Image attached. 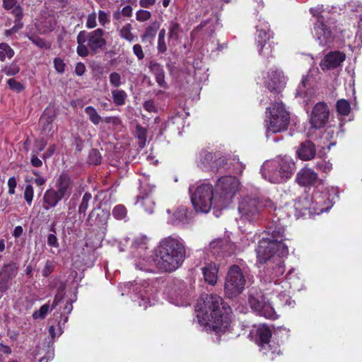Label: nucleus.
I'll list each match as a JSON object with an SVG mask.
<instances>
[{"label": "nucleus", "instance_id": "nucleus-44", "mask_svg": "<svg viewBox=\"0 0 362 362\" xmlns=\"http://www.w3.org/2000/svg\"><path fill=\"white\" fill-rule=\"evenodd\" d=\"M127 210L124 205H117L112 210V216L118 220L124 219L127 217Z\"/></svg>", "mask_w": 362, "mask_h": 362}, {"label": "nucleus", "instance_id": "nucleus-24", "mask_svg": "<svg viewBox=\"0 0 362 362\" xmlns=\"http://www.w3.org/2000/svg\"><path fill=\"white\" fill-rule=\"evenodd\" d=\"M345 54L340 52L328 53L320 63L322 70H329L339 66L344 60Z\"/></svg>", "mask_w": 362, "mask_h": 362}, {"label": "nucleus", "instance_id": "nucleus-9", "mask_svg": "<svg viewBox=\"0 0 362 362\" xmlns=\"http://www.w3.org/2000/svg\"><path fill=\"white\" fill-rule=\"evenodd\" d=\"M267 136L269 133H278L287 129L290 122V114L282 102H276L266 110L264 120Z\"/></svg>", "mask_w": 362, "mask_h": 362}, {"label": "nucleus", "instance_id": "nucleus-62", "mask_svg": "<svg viewBox=\"0 0 362 362\" xmlns=\"http://www.w3.org/2000/svg\"><path fill=\"white\" fill-rule=\"evenodd\" d=\"M57 146L55 144L50 145L45 153L42 155L43 159H47L52 157L56 151Z\"/></svg>", "mask_w": 362, "mask_h": 362}, {"label": "nucleus", "instance_id": "nucleus-42", "mask_svg": "<svg viewBox=\"0 0 362 362\" xmlns=\"http://www.w3.org/2000/svg\"><path fill=\"white\" fill-rule=\"evenodd\" d=\"M92 199V195L89 192H86L83 197L81 202L78 206V214L86 215V212L89 206V202Z\"/></svg>", "mask_w": 362, "mask_h": 362}, {"label": "nucleus", "instance_id": "nucleus-60", "mask_svg": "<svg viewBox=\"0 0 362 362\" xmlns=\"http://www.w3.org/2000/svg\"><path fill=\"white\" fill-rule=\"evenodd\" d=\"M138 138L139 139L140 146L144 147L146 141L145 129L141 127L138 128Z\"/></svg>", "mask_w": 362, "mask_h": 362}, {"label": "nucleus", "instance_id": "nucleus-19", "mask_svg": "<svg viewBox=\"0 0 362 362\" xmlns=\"http://www.w3.org/2000/svg\"><path fill=\"white\" fill-rule=\"evenodd\" d=\"M125 288L129 290L128 293H130L131 291L134 293V296H132L134 301L138 300L139 306H144V309L148 307L149 304L148 298L146 296L148 293V290L143 285L129 282L124 284Z\"/></svg>", "mask_w": 362, "mask_h": 362}, {"label": "nucleus", "instance_id": "nucleus-16", "mask_svg": "<svg viewBox=\"0 0 362 362\" xmlns=\"http://www.w3.org/2000/svg\"><path fill=\"white\" fill-rule=\"evenodd\" d=\"M329 117V110L324 102L317 103L313 107L310 122L312 127L320 129L327 122Z\"/></svg>", "mask_w": 362, "mask_h": 362}, {"label": "nucleus", "instance_id": "nucleus-26", "mask_svg": "<svg viewBox=\"0 0 362 362\" xmlns=\"http://www.w3.org/2000/svg\"><path fill=\"white\" fill-rule=\"evenodd\" d=\"M298 157L302 160L313 159L316 153L315 144L310 141L302 142L296 151Z\"/></svg>", "mask_w": 362, "mask_h": 362}, {"label": "nucleus", "instance_id": "nucleus-30", "mask_svg": "<svg viewBox=\"0 0 362 362\" xmlns=\"http://www.w3.org/2000/svg\"><path fill=\"white\" fill-rule=\"evenodd\" d=\"M202 273L206 282L212 286L216 284L218 267L214 263H210L204 267Z\"/></svg>", "mask_w": 362, "mask_h": 362}, {"label": "nucleus", "instance_id": "nucleus-4", "mask_svg": "<svg viewBox=\"0 0 362 362\" xmlns=\"http://www.w3.org/2000/svg\"><path fill=\"white\" fill-rule=\"evenodd\" d=\"M265 236L259 242L256 249L257 262L260 264L267 262L272 256V252H278L279 256H286L288 254V247L282 242L284 238L285 228L281 223H273L267 228Z\"/></svg>", "mask_w": 362, "mask_h": 362}, {"label": "nucleus", "instance_id": "nucleus-6", "mask_svg": "<svg viewBox=\"0 0 362 362\" xmlns=\"http://www.w3.org/2000/svg\"><path fill=\"white\" fill-rule=\"evenodd\" d=\"M74 182L70 176L64 173L60 174L55 182L54 188L45 191L42 199V207L48 211L55 207L62 199H67L71 196Z\"/></svg>", "mask_w": 362, "mask_h": 362}, {"label": "nucleus", "instance_id": "nucleus-46", "mask_svg": "<svg viewBox=\"0 0 362 362\" xmlns=\"http://www.w3.org/2000/svg\"><path fill=\"white\" fill-rule=\"evenodd\" d=\"M158 25L156 23H151L145 30L143 35V39L153 38L156 36Z\"/></svg>", "mask_w": 362, "mask_h": 362}, {"label": "nucleus", "instance_id": "nucleus-8", "mask_svg": "<svg viewBox=\"0 0 362 362\" xmlns=\"http://www.w3.org/2000/svg\"><path fill=\"white\" fill-rule=\"evenodd\" d=\"M104 35L105 31L102 28H97L91 32L80 31L76 37L77 54L86 57L88 55L89 50L96 53L98 50L103 49L107 45Z\"/></svg>", "mask_w": 362, "mask_h": 362}, {"label": "nucleus", "instance_id": "nucleus-38", "mask_svg": "<svg viewBox=\"0 0 362 362\" xmlns=\"http://www.w3.org/2000/svg\"><path fill=\"white\" fill-rule=\"evenodd\" d=\"M169 37L174 40L179 38L180 34L182 32V28L180 23L176 21H171L169 23Z\"/></svg>", "mask_w": 362, "mask_h": 362}, {"label": "nucleus", "instance_id": "nucleus-41", "mask_svg": "<svg viewBox=\"0 0 362 362\" xmlns=\"http://www.w3.org/2000/svg\"><path fill=\"white\" fill-rule=\"evenodd\" d=\"M28 39L37 47L41 49H49L51 45L46 42L44 39L34 35H28Z\"/></svg>", "mask_w": 362, "mask_h": 362}, {"label": "nucleus", "instance_id": "nucleus-52", "mask_svg": "<svg viewBox=\"0 0 362 362\" xmlns=\"http://www.w3.org/2000/svg\"><path fill=\"white\" fill-rule=\"evenodd\" d=\"M151 17L150 11L146 10H139L136 13V19L139 22H144L149 20Z\"/></svg>", "mask_w": 362, "mask_h": 362}, {"label": "nucleus", "instance_id": "nucleus-58", "mask_svg": "<svg viewBox=\"0 0 362 362\" xmlns=\"http://www.w3.org/2000/svg\"><path fill=\"white\" fill-rule=\"evenodd\" d=\"M144 108L148 112H156L157 107L152 100H147L144 103Z\"/></svg>", "mask_w": 362, "mask_h": 362}, {"label": "nucleus", "instance_id": "nucleus-21", "mask_svg": "<svg viewBox=\"0 0 362 362\" xmlns=\"http://www.w3.org/2000/svg\"><path fill=\"white\" fill-rule=\"evenodd\" d=\"M271 255V257L267 259V262L269 261V264H275V266L270 265L267 273L270 276L272 280H274L283 275L285 272V267L282 260V257L284 256H279L278 252H272Z\"/></svg>", "mask_w": 362, "mask_h": 362}, {"label": "nucleus", "instance_id": "nucleus-48", "mask_svg": "<svg viewBox=\"0 0 362 362\" xmlns=\"http://www.w3.org/2000/svg\"><path fill=\"white\" fill-rule=\"evenodd\" d=\"M50 230L52 232H53V233H50L47 236V245L49 246V247H59V242H58V239L56 236V230H55V228L54 226H52L51 228H50Z\"/></svg>", "mask_w": 362, "mask_h": 362}, {"label": "nucleus", "instance_id": "nucleus-49", "mask_svg": "<svg viewBox=\"0 0 362 362\" xmlns=\"http://www.w3.org/2000/svg\"><path fill=\"white\" fill-rule=\"evenodd\" d=\"M97 26V14L93 12L87 16L86 27L88 29L95 28Z\"/></svg>", "mask_w": 362, "mask_h": 362}, {"label": "nucleus", "instance_id": "nucleus-45", "mask_svg": "<svg viewBox=\"0 0 362 362\" xmlns=\"http://www.w3.org/2000/svg\"><path fill=\"white\" fill-rule=\"evenodd\" d=\"M49 310H50L49 304L48 303H45L43 305H42L38 310H36L33 313V318L34 320H38V319L43 320L46 317V315L48 313V312L49 311Z\"/></svg>", "mask_w": 362, "mask_h": 362}, {"label": "nucleus", "instance_id": "nucleus-56", "mask_svg": "<svg viewBox=\"0 0 362 362\" xmlns=\"http://www.w3.org/2000/svg\"><path fill=\"white\" fill-rule=\"evenodd\" d=\"M310 12L313 16L317 18L316 23H319V20L321 18L322 21H325V17L322 15V6H317L316 8H311Z\"/></svg>", "mask_w": 362, "mask_h": 362}, {"label": "nucleus", "instance_id": "nucleus-35", "mask_svg": "<svg viewBox=\"0 0 362 362\" xmlns=\"http://www.w3.org/2000/svg\"><path fill=\"white\" fill-rule=\"evenodd\" d=\"M112 100L115 105L122 106L125 104L127 95L123 90L114 89L112 90Z\"/></svg>", "mask_w": 362, "mask_h": 362}, {"label": "nucleus", "instance_id": "nucleus-36", "mask_svg": "<svg viewBox=\"0 0 362 362\" xmlns=\"http://www.w3.org/2000/svg\"><path fill=\"white\" fill-rule=\"evenodd\" d=\"M73 309L72 303L70 301H67L63 308V312L61 313L62 320L58 322V327L59 329V335L62 334V325H64L68 321L67 315L69 314Z\"/></svg>", "mask_w": 362, "mask_h": 362}, {"label": "nucleus", "instance_id": "nucleus-27", "mask_svg": "<svg viewBox=\"0 0 362 362\" xmlns=\"http://www.w3.org/2000/svg\"><path fill=\"white\" fill-rule=\"evenodd\" d=\"M190 220V212L184 206H179L170 219V222L174 225H184L188 223Z\"/></svg>", "mask_w": 362, "mask_h": 362}, {"label": "nucleus", "instance_id": "nucleus-53", "mask_svg": "<svg viewBox=\"0 0 362 362\" xmlns=\"http://www.w3.org/2000/svg\"><path fill=\"white\" fill-rule=\"evenodd\" d=\"M98 21L100 25L105 26L110 22V14L105 11L100 10L98 11Z\"/></svg>", "mask_w": 362, "mask_h": 362}, {"label": "nucleus", "instance_id": "nucleus-23", "mask_svg": "<svg viewBox=\"0 0 362 362\" xmlns=\"http://www.w3.org/2000/svg\"><path fill=\"white\" fill-rule=\"evenodd\" d=\"M296 181L303 187L315 185L318 181V175L313 169L305 167L298 172Z\"/></svg>", "mask_w": 362, "mask_h": 362}, {"label": "nucleus", "instance_id": "nucleus-33", "mask_svg": "<svg viewBox=\"0 0 362 362\" xmlns=\"http://www.w3.org/2000/svg\"><path fill=\"white\" fill-rule=\"evenodd\" d=\"M288 279H289L287 277L286 281H284L282 282L284 284V286H280L279 284L276 283V281H274V284H272V282H269L270 288H272V292H275L276 293H277L276 297L279 298L281 300H285L286 303H288V300L289 298L288 293L286 291H281L280 290V288H284V286H286L287 284H290V282H288Z\"/></svg>", "mask_w": 362, "mask_h": 362}, {"label": "nucleus", "instance_id": "nucleus-40", "mask_svg": "<svg viewBox=\"0 0 362 362\" xmlns=\"http://www.w3.org/2000/svg\"><path fill=\"white\" fill-rule=\"evenodd\" d=\"M337 110L339 114L346 116L351 110L350 104L346 100L341 99L337 103Z\"/></svg>", "mask_w": 362, "mask_h": 362}, {"label": "nucleus", "instance_id": "nucleus-7", "mask_svg": "<svg viewBox=\"0 0 362 362\" xmlns=\"http://www.w3.org/2000/svg\"><path fill=\"white\" fill-rule=\"evenodd\" d=\"M264 208H268L271 211L276 210V207L270 199L259 200L256 197L245 196L239 202L238 209L240 218L251 223L260 218Z\"/></svg>", "mask_w": 362, "mask_h": 362}, {"label": "nucleus", "instance_id": "nucleus-50", "mask_svg": "<svg viewBox=\"0 0 362 362\" xmlns=\"http://www.w3.org/2000/svg\"><path fill=\"white\" fill-rule=\"evenodd\" d=\"M7 84L11 90L18 93L21 92L24 89L23 84L16 81L15 78H9L7 81Z\"/></svg>", "mask_w": 362, "mask_h": 362}, {"label": "nucleus", "instance_id": "nucleus-37", "mask_svg": "<svg viewBox=\"0 0 362 362\" xmlns=\"http://www.w3.org/2000/svg\"><path fill=\"white\" fill-rule=\"evenodd\" d=\"M84 112L93 124L98 125L102 121V117L99 115L95 107L92 106H87L85 108Z\"/></svg>", "mask_w": 362, "mask_h": 362}, {"label": "nucleus", "instance_id": "nucleus-3", "mask_svg": "<svg viewBox=\"0 0 362 362\" xmlns=\"http://www.w3.org/2000/svg\"><path fill=\"white\" fill-rule=\"evenodd\" d=\"M185 258V247L179 237L163 238L156 250L153 261L161 272H171L179 268Z\"/></svg>", "mask_w": 362, "mask_h": 362}, {"label": "nucleus", "instance_id": "nucleus-5", "mask_svg": "<svg viewBox=\"0 0 362 362\" xmlns=\"http://www.w3.org/2000/svg\"><path fill=\"white\" fill-rule=\"evenodd\" d=\"M295 170V163L288 156L277 157L265 161L261 168L262 177L272 183L286 182Z\"/></svg>", "mask_w": 362, "mask_h": 362}, {"label": "nucleus", "instance_id": "nucleus-18", "mask_svg": "<svg viewBox=\"0 0 362 362\" xmlns=\"http://www.w3.org/2000/svg\"><path fill=\"white\" fill-rule=\"evenodd\" d=\"M16 262L5 263L0 269V291L5 292L9 288V280L15 277L18 272Z\"/></svg>", "mask_w": 362, "mask_h": 362}, {"label": "nucleus", "instance_id": "nucleus-15", "mask_svg": "<svg viewBox=\"0 0 362 362\" xmlns=\"http://www.w3.org/2000/svg\"><path fill=\"white\" fill-rule=\"evenodd\" d=\"M327 195L320 192H316L311 197H305L303 202H305L304 209L311 214H320L327 211L329 206H326Z\"/></svg>", "mask_w": 362, "mask_h": 362}, {"label": "nucleus", "instance_id": "nucleus-47", "mask_svg": "<svg viewBox=\"0 0 362 362\" xmlns=\"http://www.w3.org/2000/svg\"><path fill=\"white\" fill-rule=\"evenodd\" d=\"M101 161V155L98 150L92 149L90 150L88 155V162L93 165H98Z\"/></svg>", "mask_w": 362, "mask_h": 362}, {"label": "nucleus", "instance_id": "nucleus-20", "mask_svg": "<svg viewBox=\"0 0 362 362\" xmlns=\"http://www.w3.org/2000/svg\"><path fill=\"white\" fill-rule=\"evenodd\" d=\"M264 83L271 92H279L284 87L286 79L281 71L271 70Z\"/></svg>", "mask_w": 362, "mask_h": 362}, {"label": "nucleus", "instance_id": "nucleus-34", "mask_svg": "<svg viewBox=\"0 0 362 362\" xmlns=\"http://www.w3.org/2000/svg\"><path fill=\"white\" fill-rule=\"evenodd\" d=\"M148 239L145 235H141L134 238L132 243V248L144 251L148 248Z\"/></svg>", "mask_w": 362, "mask_h": 362}, {"label": "nucleus", "instance_id": "nucleus-11", "mask_svg": "<svg viewBox=\"0 0 362 362\" xmlns=\"http://www.w3.org/2000/svg\"><path fill=\"white\" fill-rule=\"evenodd\" d=\"M267 293L264 294L261 291L251 288L249 291V303L251 308L258 315L265 318L274 320L276 314L269 300H266Z\"/></svg>", "mask_w": 362, "mask_h": 362}, {"label": "nucleus", "instance_id": "nucleus-22", "mask_svg": "<svg viewBox=\"0 0 362 362\" xmlns=\"http://www.w3.org/2000/svg\"><path fill=\"white\" fill-rule=\"evenodd\" d=\"M314 30L316 38L320 45L325 46L332 42V32L325 21H321V18L319 20V23L315 24Z\"/></svg>", "mask_w": 362, "mask_h": 362}, {"label": "nucleus", "instance_id": "nucleus-2", "mask_svg": "<svg viewBox=\"0 0 362 362\" xmlns=\"http://www.w3.org/2000/svg\"><path fill=\"white\" fill-rule=\"evenodd\" d=\"M195 311L200 325L216 333L226 332L231 324V309L216 294L202 295Z\"/></svg>", "mask_w": 362, "mask_h": 362}, {"label": "nucleus", "instance_id": "nucleus-28", "mask_svg": "<svg viewBox=\"0 0 362 362\" xmlns=\"http://www.w3.org/2000/svg\"><path fill=\"white\" fill-rule=\"evenodd\" d=\"M148 67L151 72L155 76L158 85L161 88L167 89L168 86L165 81V72L163 66L158 62L151 61L149 63Z\"/></svg>", "mask_w": 362, "mask_h": 362}, {"label": "nucleus", "instance_id": "nucleus-59", "mask_svg": "<svg viewBox=\"0 0 362 362\" xmlns=\"http://www.w3.org/2000/svg\"><path fill=\"white\" fill-rule=\"evenodd\" d=\"M133 52L137 57L139 60H141L144 58L142 47L139 44H136L133 46Z\"/></svg>", "mask_w": 362, "mask_h": 362}, {"label": "nucleus", "instance_id": "nucleus-25", "mask_svg": "<svg viewBox=\"0 0 362 362\" xmlns=\"http://www.w3.org/2000/svg\"><path fill=\"white\" fill-rule=\"evenodd\" d=\"M216 154V153L213 154L211 152L202 150L199 153L198 165L204 170L217 172V165H216V163H213L215 160Z\"/></svg>", "mask_w": 362, "mask_h": 362}, {"label": "nucleus", "instance_id": "nucleus-29", "mask_svg": "<svg viewBox=\"0 0 362 362\" xmlns=\"http://www.w3.org/2000/svg\"><path fill=\"white\" fill-rule=\"evenodd\" d=\"M259 350L264 355H271V359H274V355H279L281 352L279 345L271 339L259 342Z\"/></svg>", "mask_w": 362, "mask_h": 362}, {"label": "nucleus", "instance_id": "nucleus-39", "mask_svg": "<svg viewBox=\"0 0 362 362\" xmlns=\"http://www.w3.org/2000/svg\"><path fill=\"white\" fill-rule=\"evenodd\" d=\"M13 55L14 51L8 44L0 43V61H4L6 57L11 59Z\"/></svg>", "mask_w": 362, "mask_h": 362}, {"label": "nucleus", "instance_id": "nucleus-10", "mask_svg": "<svg viewBox=\"0 0 362 362\" xmlns=\"http://www.w3.org/2000/svg\"><path fill=\"white\" fill-rule=\"evenodd\" d=\"M165 295L170 303L177 306H187L192 297L186 284L181 280H173L167 284Z\"/></svg>", "mask_w": 362, "mask_h": 362}, {"label": "nucleus", "instance_id": "nucleus-31", "mask_svg": "<svg viewBox=\"0 0 362 362\" xmlns=\"http://www.w3.org/2000/svg\"><path fill=\"white\" fill-rule=\"evenodd\" d=\"M133 27L131 23H126L119 28H117L119 35L121 38L132 42L136 40L137 37L132 33Z\"/></svg>", "mask_w": 362, "mask_h": 362}, {"label": "nucleus", "instance_id": "nucleus-54", "mask_svg": "<svg viewBox=\"0 0 362 362\" xmlns=\"http://www.w3.org/2000/svg\"><path fill=\"white\" fill-rule=\"evenodd\" d=\"M110 83L115 88L120 86L122 83L120 74L117 72L111 73L110 75Z\"/></svg>", "mask_w": 362, "mask_h": 362}, {"label": "nucleus", "instance_id": "nucleus-57", "mask_svg": "<svg viewBox=\"0 0 362 362\" xmlns=\"http://www.w3.org/2000/svg\"><path fill=\"white\" fill-rule=\"evenodd\" d=\"M54 65L56 71L59 73H63L64 71L65 64L64 61L60 58H55L54 59Z\"/></svg>", "mask_w": 362, "mask_h": 362}, {"label": "nucleus", "instance_id": "nucleus-61", "mask_svg": "<svg viewBox=\"0 0 362 362\" xmlns=\"http://www.w3.org/2000/svg\"><path fill=\"white\" fill-rule=\"evenodd\" d=\"M17 0H3L2 6L4 9L8 11L13 8L18 4Z\"/></svg>", "mask_w": 362, "mask_h": 362}, {"label": "nucleus", "instance_id": "nucleus-17", "mask_svg": "<svg viewBox=\"0 0 362 362\" xmlns=\"http://www.w3.org/2000/svg\"><path fill=\"white\" fill-rule=\"evenodd\" d=\"M155 188L156 187L152 185H142L140 189V193L136 198V202L139 203L144 211L149 214L153 213L156 206L153 198Z\"/></svg>", "mask_w": 362, "mask_h": 362}, {"label": "nucleus", "instance_id": "nucleus-55", "mask_svg": "<svg viewBox=\"0 0 362 362\" xmlns=\"http://www.w3.org/2000/svg\"><path fill=\"white\" fill-rule=\"evenodd\" d=\"M20 71V69L18 64L15 63H11L9 65L5 66L4 71L7 76H14L18 74Z\"/></svg>", "mask_w": 362, "mask_h": 362}, {"label": "nucleus", "instance_id": "nucleus-13", "mask_svg": "<svg viewBox=\"0 0 362 362\" xmlns=\"http://www.w3.org/2000/svg\"><path fill=\"white\" fill-rule=\"evenodd\" d=\"M209 252L216 258L230 256L235 253L236 245L228 237L213 240L209 245Z\"/></svg>", "mask_w": 362, "mask_h": 362}, {"label": "nucleus", "instance_id": "nucleus-32", "mask_svg": "<svg viewBox=\"0 0 362 362\" xmlns=\"http://www.w3.org/2000/svg\"><path fill=\"white\" fill-rule=\"evenodd\" d=\"M255 335L257 337L258 343L263 342L271 339L272 331L268 326L261 324L256 327Z\"/></svg>", "mask_w": 362, "mask_h": 362}, {"label": "nucleus", "instance_id": "nucleus-63", "mask_svg": "<svg viewBox=\"0 0 362 362\" xmlns=\"http://www.w3.org/2000/svg\"><path fill=\"white\" fill-rule=\"evenodd\" d=\"M213 163L216 164V165H217V171H218V170L226 164V159L225 158L221 156L219 153H218L216 154L215 160Z\"/></svg>", "mask_w": 362, "mask_h": 362}, {"label": "nucleus", "instance_id": "nucleus-64", "mask_svg": "<svg viewBox=\"0 0 362 362\" xmlns=\"http://www.w3.org/2000/svg\"><path fill=\"white\" fill-rule=\"evenodd\" d=\"M11 13L16 18H22L23 16V8L19 4H17L13 8H12Z\"/></svg>", "mask_w": 362, "mask_h": 362}, {"label": "nucleus", "instance_id": "nucleus-43", "mask_svg": "<svg viewBox=\"0 0 362 362\" xmlns=\"http://www.w3.org/2000/svg\"><path fill=\"white\" fill-rule=\"evenodd\" d=\"M315 168L317 170L324 173H329L332 169V164L329 160L320 159L315 163Z\"/></svg>", "mask_w": 362, "mask_h": 362}, {"label": "nucleus", "instance_id": "nucleus-51", "mask_svg": "<svg viewBox=\"0 0 362 362\" xmlns=\"http://www.w3.org/2000/svg\"><path fill=\"white\" fill-rule=\"evenodd\" d=\"M34 197V189L31 185H28L24 190V198L28 205H31Z\"/></svg>", "mask_w": 362, "mask_h": 362}, {"label": "nucleus", "instance_id": "nucleus-12", "mask_svg": "<svg viewBox=\"0 0 362 362\" xmlns=\"http://www.w3.org/2000/svg\"><path fill=\"white\" fill-rule=\"evenodd\" d=\"M245 277L238 265H233L230 267L224 284V289L229 298H233L240 294L244 289L245 285Z\"/></svg>", "mask_w": 362, "mask_h": 362}, {"label": "nucleus", "instance_id": "nucleus-14", "mask_svg": "<svg viewBox=\"0 0 362 362\" xmlns=\"http://www.w3.org/2000/svg\"><path fill=\"white\" fill-rule=\"evenodd\" d=\"M257 28V46L259 54L268 57L271 53L270 45H268L267 40L269 39L270 30L269 25L267 22L259 21V23L256 25Z\"/></svg>", "mask_w": 362, "mask_h": 362}, {"label": "nucleus", "instance_id": "nucleus-1", "mask_svg": "<svg viewBox=\"0 0 362 362\" xmlns=\"http://www.w3.org/2000/svg\"><path fill=\"white\" fill-rule=\"evenodd\" d=\"M240 182L234 176L220 177L214 189L210 184H202L194 189L189 188L191 202L197 212L208 213L211 208L222 210L226 208L238 191Z\"/></svg>", "mask_w": 362, "mask_h": 362}]
</instances>
